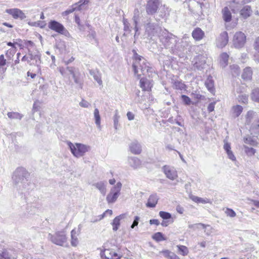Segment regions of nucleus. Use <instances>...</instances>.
Here are the masks:
<instances>
[{"label":"nucleus","instance_id":"f257e3e1","mask_svg":"<svg viewBox=\"0 0 259 259\" xmlns=\"http://www.w3.org/2000/svg\"><path fill=\"white\" fill-rule=\"evenodd\" d=\"M126 254L124 257L128 259L130 256V251L126 248L122 249V251L118 250L117 251L112 248H103L101 250L100 255L102 259H121L124 254Z\"/></svg>","mask_w":259,"mask_h":259},{"label":"nucleus","instance_id":"f03ea898","mask_svg":"<svg viewBox=\"0 0 259 259\" xmlns=\"http://www.w3.org/2000/svg\"><path fill=\"white\" fill-rule=\"evenodd\" d=\"M67 144L71 154L76 158L84 156L87 153L89 152L91 150L90 146L80 143H73L68 141Z\"/></svg>","mask_w":259,"mask_h":259},{"label":"nucleus","instance_id":"7ed1b4c3","mask_svg":"<svg viewBox=\"0 0 259 259\" xmlns=\"http://www.w3.org/2000/svg\"><path fill=\"white\" fill-rule=\"evenodd\" d=\"M148 64L145 59L136 54L135 61L133 65L135 74L138 76H141V74L139 73L140 70L143 75H146L149 72H152V68L150 67Z\"/></svg>","mask_w":259,"mask_h":259},{"label":"nucleus","instance_id":"20e7f679","mask_svg":"<svg viewBox=\"0 0 259 259\" xmlns=\"http://www.w3.org/2000/svg\"><path fill=\"white\" fill-rule=\"evenodd\" d=\"M28 176L29 174L24 168L19 167L14 172L12 179L16 185L20 184L19 186L20 187H26V184H28L27 180Z\"/></svg>","mask_w":259,"mask_h":259},{"label":"nucleus","instance_id":"39448f33","mask_svg":"<svg viewBox=\"0 0 259 259\" xmlns=\"http://www.w3.org/2000/svg\"><path fill=\"white\" fill-rule=\"evenodd\" d=\"M48 239L53 243L61 246H67V237L64 231H58L54 234H49Z\"/></svg>","mask_w":259,"mask_h":259},{"label":"nucleus","instance_id":"423d86ee","mask_svg":"<svg viewBox=\"0 0 259 259\" xmlns=\"http://www.w3.org/2000/svg\"><path fill=\"white\" fill-rule=\"evenodd\" d=\"M122 186L121 183L118 182L110 188L106 198L108 203H114L116 201L120 195Z\"/></svg>","mask_w":259,"mask_h":259},{"label":"nucleus","instance_id":"0eeeda50","mask_svg":"<svg viewBox=\"0 0 259 259\" xmlns=\"http://www.w3.org/2000/svg\"><path fill=\"white\" fill-rule=\"evenodd\" d=\"M48 27L52 30L65 36L69 35V32L64 26L60 23L55 21L51 20L48 23Z\"/></svg>","mask_w":259,"mask_h":259},{"label":"nucleus","instance_id":"6e6552de","mask_svg":"<svg viewBox=\"0 0 259 259\" xmlns=\"http://www.w3.org/2000/svg\"><path fill=\"white\" fill-rule=\"evenodd\" d=\"M159 37L161 42L166 46H168L170 44L175 45L177 42L178 38L172 34L167 33L166 31H163L162 34Z\"/></svg>","mask_w":259,"mask_h":259},{"label":"nucleus","instance_id":"1a4fd4ad","mask_svg":"<svg viewBox=\"0 0 259 259\" xmlns=\"http://www.w3.org/2000/svg\"><path fill=\"white\" fill-rule=\"evenodd\" d=\"M246 42V36L241 31H238L235 33L233 38V44L236 48L243 47Z\"/></svg>","mask_w":259,"mask_h":259},{"label":"nucleus","instance_id":"9d476101","mask_svg":"<svg viewBox=\"0 0 259 259\" xmlns=\"http://www.w3.org/2000/svg\"><path fill=\"white\" fill-rule=\"evenodd\" d=\"M162 170L166 178L170 180H175L178 178V173L176 168L169 165H164Z\"/></svg>","mask_w":259,"mask_h":259},{"label":"nucleus","instance_id":"9b49d317","mask_svg":"<svg viewBox=\"0 0 259 259\" xmlns=\"http://www.w3.org/2000/svg\"><path fill=\"white\" fill-rule=\"evenodd\" d=\"M160 2L159 0H149L147 4L146 12L148 14L153 15L158 10Z\"/></svg>","mask_w":259,"mask_h":259},{"label":"nucleus","instance_id":"f8f14e48","mask_svg":"<svg viewBox=\"0 0 259 259\" xmlns=\"http://www.w3.org/2000/svg\"><path fill=\"white\" fill-rule=\"evenodd\" d=\"M229 37L226 31L222 32L216 39V45L219 48H223L228 44Z\"/></svg>","mask_w":259,"mask_h":259},{"label":"nucleus","instance_id":"ddd939ff","mask_svg":"<svg viewBox=\"0 0 259 259\" xmlns=\"http://www.w3.org/2000/svg\"><path fill=\"white\" fill-rule=\"evenodd\" d=\"M6 12L15 19H19L23 20L26 18V15L23 11L17 8L7 9Z\"/></svg>","mask_w":259,"mask_h":259},{"label":"nucleus","instance_id":"4468645a","mask_svg":"<svg viewBox=\"0 0 259 259\" xmlns=\"http://www.w3.org/2000/svg\"><path fill=\"white\" fill-rule=\"evenodd\" d=\"M127 162L128 165L133 169H138L142 167V161L137 157H128Z\"/></svg>","mask_w":259,"mask_h":259},{"label":"nucleus","instance_id":"2eb2a0df","mask_svg":"<svg viewBox=\"0 0 259 259\" xmlns=\"http://www.w3.org/2000/svg\"><path fill=\"white\" fill-rule=\"evenodd\" d=\"M80 229L81 225H79L78 230H76V229H74L71 231L70 243L72 246L76 247L79 243V240L77 236L80 233Z\"/></svg>","mask_w":259,"mask_h":259},{"label":"nucleus","instance_id":"dca6fc26","mask_svg":"<svg viewBox=\"0 0 259 259\" xmlns=\"http://www.w3.org/2000/svg\"><path fill=\"white\" fill-rule=\"evenodd\" d=\"M131 152L135 155L140 154L142 152L141 144L137 141L132 142L129 145Z\"/></svg>","mask_w":259,"mask_h":259},{"label":"nucleus","instance_id":"f3484780","mask_svg":"<svg viewBox=\"0 0 259 259\" xmlns=\"http://www.w3.org/2000/svg\"><path fill=\"white\" fill-rule=\"evenodd\" d=\"M126 213H122L117 217H116L113 220L111 223V225L112 226V230L114 231H116L120 225V221L124 219L126 217Z\"/></svg>","mask_w":259,"mask_h":259},{"label":"nucleus","instance_id":"a211bd4d","mask_svg":"<svg viewBox=\"0 0 259 259\" xmlns=\"http://www.w3.org/2000/svg\"><path fill=\"white\" fill-rule=\"evenodd\" d=\"M140 87L144 91H149L153 86L152 81L146 78H142L140 79Z\"/></svg>","mask_w":259,"mask_h":259},{"label":"nucleus","instance_id":"6ab92c4d","mask_svg":"<svg viewBox=\"0 0 259 259\" xmlns=\"http://www.w3.org/2000/svg\"><path fill=\"white\" fill-rule=\"evenodd\" d=\"M224 149L227 154L228 157L232 161H235L236 158L231 150V145L226 141H224Z\"/></svg>","mask_w":259,"mask_h":259},{"label":"nucleus","instance_id":"aec40b11","mask_svg":"<svg viewBox=\"0 0 259 259\" xmlns=\"http://www.w3.org/2000/svg\"><path fill=\"white\" fill-rule=\"evenodd\" d=\"M158 200V197L156 194H153L150 195L146 206L148 207L153 208L155 207Z\"/></svg>","mask_w":259,"mask_h":259},{"label":"nucleus","instance_id":"412c9836","mask_svg":"<svg viewBox=\"0 0 259 259\" xmlns=\"http://www.w3.org/2000/svg\"><path fill=\"white\" fill-rule=\"evenodd\" d=\"M94 186L100 191V192L105 196L107 192L106 182L100 181L94 184Z\"/></svg>","mask_w":259,"mask_h":259},{"label":"nucleus","instance_id":"4be33fe9","mask_svg":"<svg viewBox=\"0 0 259 259\" xmlns=\"http://www.w3.org/2000/svg\"><path fill=\"white\" fill-rule=\"evenodd\" d=\"M192 35L196 40H200L204 37V33L200 28H196L193 31Z\"/></svg>","mask_w":259,"mask_h":259},{"label":"nucleus","instance_id":"5701e85b","mask_svg":"<svg viewBox=\"0 0 259 259\" xmlns=\"http://www.w3.org/2000/svg\"><path fill=\"white\" fill-rule=\"evenodd\" d=\"M252 13L251 7L249 6H244L240 10V15L244 18L246 19L249 17Z\"/></svg>","mask_w":259,"mask_h":259},{"label":"nucleus","instance_id":"b1692460","mask_svg":"<svg viewBox=\"0 0 259 259\" xmlns=\"http://www.w3.org/2000/svg\"><path fill=\"white\" fill-rule=\"evenodd\" d=\"M222 15L223 20L226 22H230L232 20V15L228 7H225L222 10Z\"/></svg>","mask_w":259,"mask_h":259},{"label":"nucleus","instance_id":"393cba45","mask_svg":"<svg viewBox=\"0 0 259 259\" xmlns=\"http://www.w3.org/2000/svg\"><path fill=\"white\" fill-rule=\"evenodd\" d=\"M243 111V107L239 105L233 106L231 108V113L234 117H238Z\"/></svg>","mask_w":259,"mask_h":259},{"label":"nucleus","instance_id":"a878e982","mask_svg":"<svg viewBox=\"0 0 259 259\" xmlns=\"http://www.w3.org/2000/svg\"><path fill=\"white\" fill-rule=\"evenodd\" d=\"M229 56L227 53H223L220 56V65L224 68L228 65V62Z\"/></svg>","mask_w":259,"mask_h":259},{"label":"nucleus","instance_id":"bb28decb","mask_svg":"<svg viewBox=\"0 0 259 259\" xmlns=\"http://www.w3.org/2000/svg\"><path fill=\"white\" fill-rule=\"evenodd\" d=\"M190 198L194 202L197 203H202V204H206V203H211V201L207 198H203L201 197H199L196 196L191 195L190 196Z\"/></svg>","mask_w":259,"mask_h":259},{"label":"nucleus","instance_id":"cd10ccee","mask_svg":"<svg viewBox=\"0 0 259 259\" xmlns=\"http://www.w3.org/2000/svg\"><path fill=\"white\" fill-rule=\"evenodd\" d=\"M94 118L95 119V122L97 127L99 129H101V116L100 115L99 110L98 108H95L94 111Z\"/></svg>","mask_w":259,"mask_h":259},{"label":"nucleus","instance_id":"c85d7f7f","mask_svg":"<svg viewBox=\"0 0 259 259\" xmlns=\"http://www.w3.org/2000/svg\"><path fill=\"white\" fill-rule=\"evenodd\" d=\"M250 131L252 134H259V119L254 120L250 126Z\"/></svg>","mask_w":259,"mask_h":259},{"label":"nucleus","instance_id":"c756f323","mask_svg":"<svg viewBox=\"0 0 259 259\" xmlns=\"http://www.w3.org/2000/svg\"><path fill=\"white\" fill-rule=\"evenodd\" d=\"M177 247L178 249V253L182 256H186L189 253L188 248L185 245H178Z\"/></svg>","mask_w":259,"mask_h":259},{"label":"nucleus","instance_id":"7c9ffc66","mask_svg":"<svg viewBox=\"0 0 259 259\" xmlns=\"http://www.w3.org/2000/svg\"><path fill=\"white\" fill-rule=\"evenodd\" d=\"M197 226L199 229H203L205 233L208 236L210 235L212 232V228L209 225H205L201 223H198Z\"/></svg>","mask_w":259,"mask_h":259},{"label":"nucleus","instance_id":"2f4dec72","mask_svg":"<svg viewBox=\"0 0 259 259\" xmlns=\"http://www.w3.org/2000/svg\"><path fill=\"white\" fill-rule=\"evenodd\" d=\"M252 71L250 67H246L243 70L242 77L244 80H250L251 79Z\"/></svg>","mask_w":259,"mask_h":259},{"label":"nucleus","instance_id":"473e14b6","mask_svg":"<svg viewBox=\"0 0 259 259\" xmlns=\"http://www.w3.org/2000/svg\"><path fill=\"white\" fill-rule=\"evenodd\" d=\"M253 46L256 51V53L254 55V60L259 62V36L256 38Z\"/></svg>","mask_w":259,"mask_h":259},{"label":"nucleus","instance_id":"72a5a7b5","mask_svg":"<svg viewBox=\"0 0 259 259\" xmlns=\"http://www.w3.org/2000/svg\"><path fill=\"white\" fill-rule=\"evenodd\" d=\"M243 148L245 153L248 157H251L254 155L256 151L255 149L252 147H249L246 145H243Z\"/></svg>","mask_w":259,"mask_h":259},{"label":"nucleus","instance_id":"f704fd0d","mask_svg":"<svg viewBox=\"0 0 259 259\" xmlns=\"http://www.w3.org/2000/svg\"><path fill=\"white\" fill-rule=\"evenodd\" d=\"M90 74L93 76L94 79L98 83L99 85L102 84V81L101 79V76L99 71L96 70L90 71Z\"/></svg>","mask_w":259,"mask_h":259},{"label":"nucleus","instance_id":"c9c22d12","mask_svg":"<svg viewBox=\"0 0 259 259\" xmlns=\"http://www.w3.org/2000/svg\"><path fill=\"white\" fill-rule=\"evenodd\" d=\"M205 84L210 92L213 93L214 91V83L211 77H208L205 81Z\"/></svg>","mask_w":259,"mask_h":259},{"label":"nucleus","instance_id":"e433bc0d","mask_svg":"<svg viewBox=\"0 0 259 259\" xmlns=\"http://www.w3.org/2000/svg\"><path fill=\"white\" fill-rule=\"evenodd\" d=\"M256 115V113L252 110H250L247 112L246 115V124H249L252 119Z\"/></svg>","mask_w":259,"mask_h":259},{"label":"nucleus","instance_id":"4c0bfd02","mask_svg":"<svg viewBox=\"0 0 259 259\" xmlns=\"http://www.w3.org/2000/svg\"><path fill=\"white\" fill-rule=\"evenodd\" d=\"M251 98L253 101L259 103V88L252 90Z\"/></svg>","mask_w":259,"mask_h":259},{"label":"nucleus","instance_id":"58836bf2","mask_svg":"<svg viewBox=\"0 0 259 259\" xmlns=\"http://www.w3.org/2000/svg\"><path fill=\"white\" fill-rule=\"evenodd\" d=\"M119 118H120V116L119 115L118 111V110H116L114 112V115L113 117V122H114V127L115 130L118 129V127L119 126L118 122H119Z\"/></svg>","mask_w":259,"mask_h":259},{"label":"nucleus","instance_id":"ea45409f","mask_svg":"<svg viewBox=\"0 0 259 259\" xmlns=\"http://www.w3.org/2000/svg\"><path fill=\"white\" fill-rule=\"evenodd\" d=\"M7 115L10 119H21L22 118V115L18 112H8Z\"/></svg>","mask_w":259,"mask_h":259},{"label":"nucleus","instance_id":"a19ab883","mask_svg":"<svg viewBox=\"0 0 259 259\" xmlns=\"http://www.w3.org/2000/svg\"><path fill=\"white\" fill-rule=\"evenodd\" d=\"M153 239L157 241H161L165 240L166 238L164 237L163 235L161 232H157L154 234Z\"/></svg>","mask_w":259,"mask_h":259},{"label":"nucleus","instance_id":"79ce46f5","mask_svg":"<svg viewBox=\"0 0 259 259\" xmlns=\"http://www.w3.org/2000/svg\"><path fill=\"white\" fill-rule=\"evenodd\" d=\"M244 142L247 144L254 146H256L258 144V142L256 140L250 137L244 138Z\"/></svg>","mask_w":259,"mask_h":259},{"label":"nucleus","instance_id":"37998d69","mask_svg":"<svg viewBox=\"0 0 259 259\" xmlns=\"http://www.w3.org/2000/svg\"><path fill=\"white\" fill-rule=\"evenodd\" d=\"M231 70V73L233 76L238 75L239 73V68L236 65H232L230 66Z\"/></svg>","mask_w":259,"mask_h":259},{"label":"nucleus","instance_id":"c03bdc74","mask_svg":"<svg viewBox=\"0 0 259 259\" xmlns=\"http://www.w3.org/2000/svg\"><path fill=\"white\" fill-rule=\"evenodd\" d=\"M159 214V216L163 220H168L171 218V214L166 211H160Z\"/></svg>","mask_w":259,"mask_h":259},{"label":"nucleus","instance_id":"a18cd8bd","mask_svg":"<svg viewBox=\"0 0 259 259\" xmlns=\"http://www.w3.org/2000/svg\"><path fill=\"white\" fill-rule=\"evenodd\" d=\"M0 256L4 259L9 258L8 252L6 249L3 248L2 250L0 251Z\"/></svg>","mask_w":259,"mask_h":259},{"label":"nucleus","instance_id":"49530a36","mask_svg":"<svg viewBox=\"0 0 259 259\" xmlns=\"http://www.w3.org/2000/svg\"><path fill=\"white\" fill-rule=\"evenodd\" d=\"M238 101L242 103H247L248 102V96L246 95H241L238 97Z\"/></svg>","mask_w":259,"mask_h":259},{"label":"nucleus","instance_id":"de8ad7c7","mask_svg":"<svg viewBox=\"0 0 259 259\" xmlns=\"http://www.w3.org/2000/svg\"><path fill=\"white\" fill-rule=\"evenodd\" d=\"M181 98L182 99L183 103L185 104H186L187 105H189L191 104V100L189 97H188L186 95H182Z\"/></svg>","mask_w":259,"mask_h":259},{"label":"nucleus","instance_id":"09e8293b","mask_svg":"<svg viewBox=\"0 0 259 259\" xmlns=\"http://www.w3.org/2000/svg\"><path fill=\"white\" fill-rule=\"evenodd\" d=\"M225 213L227 216L232 218L235 217L236 215L235 212L231 208H227L225 211Z\"/></svg>","mask_w":259,"mask_h":259},{"label":"nucleus","instance_id":"8fccbe9b","mask_svg":"<svg viewBox=\"0 0 259 259\" xmlns=\"http://www.w3.org/2000/svg\"><path fill=\"white\" fill-rule=\"evenodd\" d=\"M160 253L162 254L163 256L167 259H169L170 256H171V254H172V252L168 250H164L160 251Z\"/></svg>","mask_w":259,"mask_h":259},{"label":"nucleus","instance_id":"3c124183","mask_svg":"<svg viewBox=\"0 0 259 259\" xmlns=\"http://www.w3.org/2000/svg\"><path fill=\"white\" fill-rule=\"evenodd\" d=\"M75 21L78 24V28L80 30L84 29L83 25L80 24L79 17L77 15L75 16Z\"/></svg>","mask_w":259,"mask_h":259},{"label":"nucleus","instance_id":"603ef678","mask_svg":"<svg viewBox=\"0 0 259 259\" xmlns=\"http://www.w3.org/2000/svg\"><path fill=\"white\" fill-rule=\"evenodd\" d=\"M40 103L38 101H36L34 102L32 110L33 112L37 111L40 108Z\"/></svg>","mask_w":259,"mask_h":259},{"label":"nucleus","instance_id":"864d4df0","mask_svg":"<svg viewBox=\"0 0 259 259\" xmlns=\"http://www.w3.org/2000/svg\"><path fill=\"white\" fill-rule=\"evenodd\" d=\"M79 105L83 108H88L90 106V104L84 99H82L81 102H79Z\"/></svg>","mask_w":259,"mask_h":259},{"label":"nucleus","instance_id":"5fc2aeb1","mask_svg":"<svg viewBox=\"0 0 259 259\" xmlns=\"http://www.w3.org/2000/svg\"><path fill=\"white\" fill-rule=\"evenodd\" d=\"M139 220L140 218L138 216H136L134 218L133 224L131 226V228L132 229H134L136 226H137L138 225Z\"/></svg>","mask_w":259,"mask_h":259},{"label":"nucleus","instance_id":"6e6d98bb","mask_svg":"<svg viewBox=\"0 0 259 259\" xmlns=\"http://www.w3.org/2000/svg\"><path fill=\"white\" fill-rule=\"evenodd\" d=\"M16 52L15 49H9L6 53V55L7 57L11 58L13 56Z\"/></svg>","mask_w":259,"mask_h":259},{"label":"nucleus","instance_id":"4d7b16f0","mask_svg":"<svg viewBox=\"0 0 259 259\" xmlns=\"http://www.w3.org/2000/svg\"><path fill=\"white\" fill-rule=\"evenodd\" d=\"M88 37L90 39H95L96 37V32L94 30H91V31H90L89 33L88 34Z\"/></svg>","mask_w":259,"mask_h":259},{"label":"nucleus","instance_id":"13d9d810","mask_svg":"<svg viewBox=\"0 0 259 259\" xmlns=\"http://www.w3.org/2000/svg\"><path fill=\"white\" fill-rule=\"evenodd\" d=\"M215 105V102H211L208 105L207 107V110L208 112H211L214 110Z\"/></svg>","mask_w":259,"mask_h":259},{"label":"nucleus","instance_id":"bf43d9fd","mask_svg":"<svg viewBox=\"0 0 259 259\" xmlns=\"http://www.w3.org/2000/svg\"><path fill=\"white\" fill-rule=\"evenodd\" d=\"M88 3V1L87 0H80L78 4H76V5H78L79 8L77 9L78 10L81 9V7L82 5L87 4Z\"/></svg>","mask_w":259,"mask_h":259},{"label":"nucleus","instance_id":"052dcab7","mask_svg":"<svg viewBox=\"0 0 259 259\" xmlns=\"http://www.w3.org/2000/svg\"><path fill=\"white\" fill-rule=\"evenodd\" d=\"M6 60L4 58V56L3 55H1L0 56V66H4L6 64Z\"/></svg>","mask_w":259,"mask_h":259},{"label":"nucleus","instance_id":"680f3d73","mask_svg":"<svg viewBox=\"0 0 259 259\" xmlns=\"http://www.w3.org/2000/svg\"><path fill=\"white\" fill-rule=\"evenodd\" d=\"M149 223L151 225H155L156 226L159 225V222L157 219L150 220Z\"/></svg>","mask_w":259,"mask_h":259},{"label":"nucleus","instance_id":"e2e57ef3","mask_svg":"<svg viewBox=\"0 0 259 259\" xmlns=\"http://www.w3.org/2000/svg\"><path fill=\"white\" fill-rule=\"evenodd\" d=\"M126 115H127V118L130 120H133L134 119V117H135L134 115L131 112H128L127 113Z\"/></svg>","mask_w":259,"mask_h":259},{"label":"nucleus","instance_id":"0e129e2a","mask_svg":"<svg viewBox=\"0 0 259 259\" xmlns=\"http://www.w3.org/2000/svg\"><path fill=\"white\" fill-rule=\"evenodd\" d=\"M58 70H59V72H60V73L62 74V75H63V76L65 75L66 71H65V69L64 67H59L58 68Z\"/></svg>","mask_w":259,"mask_h":259},{"label":"nucleus","instance_id":"69168bd1","mask_svg":"<svg viewBox=\"0 0 259 259\" xmlns=\"http://www.w3.org/2000/svg\"><path fill=\"white\" fill-rule=\"evenodd\" d=\"M67 69L71 75L76 72L75 69L73 67H67Z\"/></svg>","mask_w":259,"mask_h":259},{"label":"nucleus","instance_id":"338daca9","mask_svg":"<svg viewBox=\"0 0 259 259\" xmlns=\"http://www.w3.org/2000/svg\"><path fill=\"white\" fill-rule=\"evenodd\" d=\"M175 84H176V87L181 90L183 89L184 88V84L181 82H176Z\"/></svg>","mask_w":259,"mask_h":259},{"label":"nucleus","instance_id":"774afa93","mask_svg":"<svg viewBox=\"0 0 259 259\" xmlns=\"http://www.w3.org/2000/svg\"><path fill=\"white\" fill-rule=\"evenodd\" d=\"M72 75L74 80L75 82H76V83H79L80 82L76 75V72L74 73Z\"/></svg>","mask_w":259,"mask_h":259}]
</instances>
